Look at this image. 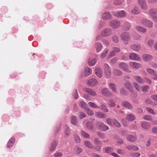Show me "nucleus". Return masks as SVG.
Returning a JSON list of instances; mask_svg holds the SVG:
<instances>
[{"label": "nucleus", "mask_w": 157, "mask_h": 157, "mask_svg": "<svg viewBox=\"0 0 157 157\" xmlns=\"http://www.w3.org/2000/svg\"><path fill=\"white\" fill-rule=\"evenodd\" d=\"M97 128L103 132H105L109 129V127L101 122H98L96 123Z\"/></svg>", "instance_id": "obj_2"}, {"label": "nucleus", "mask_w": 157, "mask_h": 157, "mask_svg": "<svg viewBox=\"0 0 157 157\" xmlns=\"http://www.w3.org/2000/svg\"><path fill=\"white\" fill-rule=\"evenodd\" d=\"M57 142L56 141H54L53 142L52 144V147L50 149L51 151H53L55 150L57 145Z\"/></svg>", "instance_id": "obj_47"}, {"label": "nucleus", "mask_w": 157, "mask_h": 157, "mask_svg": "<svg viewBox=\"0 0 157 157\" xmlns=\"http://www.w3.org/2000/svg\"><path fill=\"white\" fill-rule=\"evenodd\" d=\"M108 86L109 88L114 92L117 93V87L116 85L113 83H110L108 84Z\"/></svg>", "instance_id": "obj_19"}, {"label": "nucleus", "mask_w": 157, "mask_h": 157, "mask_svg": "<svg viewBox=\"0 0 157 157\" xmlns=\"http://www.w3.org/2000/svg\"><path fill=\"white\" fill-rule=\"evenodd\" d=\"M125 118L128 121H131L135 120V117L133 114H131L127 115L125 117Z\"/></svg>", "instance_id": "obj_29"}, {"label": "nucleus", "mask_w": 157, "mask_h": 157, "mask_svg": "<svg viewBox=\"0 0 157 157\" xmlns=\"http://www.w3.org/2000/svg\"><path fill=\"white\" fill-rule=\"evenodd\" d=\"M113 119H112L109 118H107L106 119V121L107 123L111 125H113Z\"/></svg>", "instance_id": "obj_50"}, {"label": "nucleus", "mask_w": 157, "mask_h": 157, "mask_svg": "<svg viewBox=\"0 0 157 157\" xmlns=\"http://www.w3.org/2000/svg\"><path fill=\"white\" fill-rule=\"evenodd\" d=\"M78 115L80 119H82L86 117V115L83 112H79L78 113Z\"/></svg>", "instance_id": "obj_51"}, {"label": "nucleus", "mask_w": 157, "mask_h": 157, "mask_svg": "<svg viewBox=\"0 0 157 157\" xmlns=\"http://www.w3.org/2000/svg\"><path fill=\"white\" fill-rule=\"evenodd\" d=\"M129 58L131 60L139 61L140 58L139 55L135 53H131L129 55Z\"/></svg>", "instance_id": "obj_13"}, {"label": "nucleus", "mask_w": 157, "mask_h": 157, "mask_svg": "<svg viewBox=\"0 0 157 157\" xmlns=\"http://www.w3.org/2000/svg\"><path fill=\"white\" fill-rule=\"evenodd\" d=\"M95 72L96 75L99 78H101L102 77V73L100 67H96L95 69Z\"/></svg>", "instance_id": "obj_17"}, {"label": "nucleus", "mask_w": 157, "mask_h": 157, "mask_svg": "<svg viewBox=\"0 0 157 157\" xmlns=\"http://www.w3.org/2000/svg\"><path fill=\"white\" fill-rule=\"evenodd\" d=\"M99 107L104 112L107 113L109 111V110L107 107L104 104H102L101 106Z\"/></svg>", "instance_id": "obj_43"}, {"label": "nucleus", "mask_w": 157, "mask_h": 157, "mask_svg": "<svg viewBox=\"0 0 157 157\" xmlns=\"http://www.w3.org/2000/svg\"><path fill=\"white\" fill-rule=\"evenodd\" d=\"M79 105L81 107L84 109L86 107V104L85 102L82 101L79 103Z\"/></svg>", "instance_id": "obj_61"}, {"label": "nucleus", "mask_w": 157, "mask_h": 157, "mask_svg": "<svg viewBox=\"0 0 157 157\" xmlns=\"http://www.w3.org/2000/svg\"><path fill=\"white\" fill-rule=\"evenodd\" d=\"M112 50L115 53L119 52L120 51V48L117 47H113L112 48Z\"/></svg>", "instance_id": "obj_62"}, {"label": "nucleus", "mask_w": 157, "mask_h": 157, "mask_svg": "<svg viewBox=\"0 0 157 157\" xmlns=\"http://www.w3.org/2000/svg\"><path fill=\"white\" fill-rule=\"evenodd\" d=\"M113 14L116 17L121 18L125 17L126 15V13L124 10H121L117 12H113Z\"/></svg>", "instance_id": "obj_5"}, {"label": "nucleus", "mask_w": 157, "mask_h": 157, "mask_svg": "<svg viewBox=\"0 0 157 157\" xmlns=\"http://www.w3.org/2000/svg\"><path fill=\"white\" fill-rule=\"evenodd\" d=\"M113 124L116 127H120V123L116 119H113Z\"/></svg>", "instance_id": "obj_49"}, {"label": "nucleus", "mask_w": 157, "mask_h": 157, "mask_svg": "<svg viewBox=\"0 0 157 157\" xmlns=\"http://www.w3.org/2000/svg\"><path fill=\"white\" fill-rule=\"evenodd\" d=\"M127 139L129 141L134 142L136 140V137L135 136H133L131 135H128L127 136Z\"/></svg>", "instance_id": "obj_33"}, {"label": "nucleus", "mask_w": 157, "mask_h": 157, "mask_svg": "<svg viewBox=\"0 0 157 157\" xmlns=\"http://www.w3.org/2000/svg\"><path fill=\"white\" fill-rule=\"evenodd\" d=\"M111 17V15L108 12L105 13L102 15V18L104 19L109 20Z\"/></svg>", "instance_id": "obj_31"}, {"label": "nucleus", "mask_w": 157, "mask_h": 157, "mask_svg": "<svg viewBox=\"0 0 157 157\" xmlns=\"http://www.w3.org/2000/svg\"><path fill=\"white\" fill-rule=\"evenodd\" d=\"M109 25L112 28L117 29L119 27L120 23L119 21L117 20H112L110 21Z\"/></svg>", "instance_id": "obj_4"}, {"label": "nucleus", "mask_w": 157, "mask_h": 157, "mask_svg": "<svg viewBox=\"0 0 157 157\" xmlns=\"http://www.w3.org/2000/svg\"><path fill=\"white\" fill-rule=\"evenodd\" d=\"M84 145L87 147L90 148H93L94 147L90 142L88 141H86L84 142Z\"/></svg>", "instance_id": "obj_41"}, {"label": "nucleus", "mask_w": 157, "mask_h": 157, "mask_svg": "<svg viewBox=\"0 0 157 157\" xmlns=\"http://www.w3.org/2000/svg\"><path fill=\"white\" fill-rule=\"evenodd\" d=\"M121 93L123 95H126L127 93L125 90L123 88H122L120 90Z\"/></svg>", "instance_id": "obj_64"}, {"label": "nucleus", "mask_w": 157, "mask_h": 157, "mask_svg": "<svg viewBox=\"0 0 157 157\" xmlns=\"http://www.w3.org/2000/svg\"><path fill=\"white\" fill-rule=\"evenodd\" d=\"M88 105H89L92 108H98V109L100 108V107L95 104L92 102H90L88 103Z\"/></svg>", "instance_id": "obj_52"}, {"label": "nucleus", "mask_w": 157, "mask_h": 157, "mask_svg": "<svg viewBox=\"0 0 157 157\" xmlns=\"http://www.w3.org/2000/svg\"><path fill=\"white\" fill-rule=\"evenodd\" d=\"M130 48L134 51H139L141 49L140 45L138 44H134L131 45Z\"/></svg>", "instance_id": "obj_18"}, {"label": "nucleus", "mask_w": 157, "mask_h": 157, "mask_svg": "<svg viewBox=\"0 0 157 157\" xmlns=\"http://www.w3.org/2000/svg\"><path fill=\"white\" fill-rule=\"evenodd\" d=\"M113 74L115 76H120L122 74V72L121 71L116 68H114L113 71Z\"/></svg>", "instance_id": "obj_24"}, {"label": "nucleus", "mask_w": 157, "mask_h": 157, "mask_svg": "<svg viewBox=\"0 0 157 157\" xmlns=\"http://www.w3.org/2000/svg\"><path fill=\"white\" fill-rule=\"evenodd\" d=\"M134 78L137 82L139 83H144V80L139 76H135L134 77Z\"/></svg>", "instance_id": "obj_25"}, {"label": "nucleus", "mask_w": 157, "mask_h": 157, "mask_svg": "<svg viewBox=\"0 0 157 157\" xmlns=\"http://www.w3.org/2000/svg\"><path fill=\"white\" fill-rule=\"evenodd\" d=\"M74 137L75 140L77 143H79L81 141V140L80 139L79 136L77 135H74Z\"/></svg>", "instance_id": "obj_54"}, {"label": "nucleus", "mask_w": 157, "mask_h": 157, "mask_svg": "<svg viewBox=\"0 0 157 157\" xmlns=\"http://www.w3.org/2000/svg\"><path fill=\"white\" fill-rule=\"evenodd\" d=\"M154 43V41L153 40L150 39L147 42V45L150 47H151Z\"/></svg>", "instance_id": "obj_59"}, {"label": "nucleus", "mask_w": 157, "mask_h": 157, "mask_svg": "<svg viewBox=\"0 0 157 157\" xmlns=\"http://www.w3.org/2000/svg\"><path fill=\"white\" fill-rule=\"evenodd\" d=\"M149 89V87L147 85H144L141 87V90L144 92H147Z\"/></svg>", "instance_id": "obj_46"}, {"label": "nucleus", "mask_w": 157, "mask_h": 157, "mask_svg": "<svg viewBox=\"0 0 157 157\" xmlns=\"http://www.w3.org/2000/svg\"><path fill=\"white\" fill-rule=\"evenodd\" d=\"M111 33V30L110 29H104L101 32V35L103 36H107L110 35Z\"/></svg>", "instance_id": "obj_12"}, {"label": "nucleus", "mask_w": 157, "mask_h": 157, "mask_svg": "<svg viewBox=\"0 0 157 157\" xmlns=\"http://www.w3.org/2000/svg\"><path fill=\"white\" fill-rule=\"evenodd\" d=\"M116 143L118 145H121L124 143V141L122 140L119 139L117 140Z\"/></svg>", "instance_id": "obj_63"}, {"label": "nucleus", "mask_w": 157, "mask_h": 157, "mask_svg": "<svg viewBox=\"0 0 157 157\" xmlns=\"http://www.w3.org/2000/svg\"><path fill=\"white\" fill-rule=\"evenodd\" d=\"M102 94L104 96L107 97H110L112 95L111 92L109 91L107 88H103L101 91Z\"/></svg>", "instance_id": "obj_16"}, {"label": "nucleus", "mask_w": 157, "mask_h": 157, "mask_svg": "<svg viewBox=\"0 0 157 157\" xmlns=\"http://www.w3.org/2000/svg\"><path fill=\"white\" fill-rule=\"evenodd\" d=\"M98 84V82L97 79L92 78L88 80L87 84L90 87H94Z\"/></svg>", "instance_id": "obj_6"}, {"label": "nucleus", "mask_w": 157, "mask_h": 157, "mask_svg": "<svg viewBox=\"0 0 157 157\" xmlns=\"http://www.w3.org/2000/svg\"><path fill=\"white\" fill-rule=\"evenodd\" d=\"M105 151L107 153H110L113 151V149L110 147H108L105 148Z\"/></svg>", "instance_id": "obj_58"}, {"label": "nucleus", "mask_w": 157, "mask_h": 157, "mask_svg": "<svg viewBox=\"0 0 157 157\" xmlns=\"http://www.w3.org/2000/svg\"><path fill=\"white\" fill-rule=\"evenodd\" d=\"M140 10L138 9L137 6H135L134 8L131 10L132 13L135 15L138 14L140 13Z\"/></svg>", "instance_id": "obj_27"}, {"label": "nucleus", "mask_w": 157, "mask_h": 157, "mask_svg": "<svg viewBox=\"0 0 157 157\" xmlns=\"http://www.w3.org/2000/svg\"><path fill=\"white\" fill-rule=\"evenodd\" d=\"M126 148L128 150H133L136 151L139 150V147L134 145H128L126 147Z\"/></svg>", "instance_id": "obj_26"}, {"label": "nucleus", "mask_w": 157, "mask_h": 157, "mask_svg": "<svg viewBox=\"0 0 157 157\" xmlns=\"http://www.w3.org/2000/svg\"><path fill=\"white\" fill-rule=\"evenodd\" d=\"M92 72V70L89 67H86L85 68L84 75L86 77H87L90 75Z\"/></svg>", "instance_id": "obj_23"}, {"label": "nucleus", "mask_w": 157, "mask_h": 157, "mask_svg": "<svg viewBox=\"0 0 157 157\" xmlns=\"http://www.w3.org/2000/svg\"><path fill=\"white\" fill-rule=\"evenodd\" d=\"M146 70L147 73L153 76V79H157V75L156 72L154 70L148 68L146 69Z\"/></svg>", "instance_id": "obj_10"}, {"label": "nucleus", "mask_w": 157, "mask_h": 157, "mask_svg": "<svg viewBox=\"0 0 157 157\" xmlns=\"http://www.w3.org/2000/svg\"><path fill=\"white\" fill-rule=\"evenodd\" d=\"M108 105L110 107H114L116 105V104L111 99H110L108 101Z\"/></svg>", "instance_id": "obj_45"}, {"label": "nucleus", "mask_w": 157, "mask_h": 157, "mask_svg": "<svg viewBox=\"0 0 157 157\" xmlns=\"http://www.w3.org/2000/svg\"><path fill=\"white\" fill-rule=\"evenodd\" d=\"M71 122L74 125H76L78 122L77 117L74 116H72L71 117Z\"/></svg>", "instance_id": "obj_34"}, {"label": "nucleus", "mask_w": 157, "mask_h": 157, "mask_svg": "<svg viewBox=\"0 0 157 157\" xmlns=\"http://www.w3.org/2000/svg\"><path fill=\"white\" fill-rule=\"evenodd\" d=\"M94 143L95 144L97 145H99L101 144L100 141L98 140V139L97 138H95L94 139Z\"/></svg>", "instance_id": "obj_60"}, {"label": "nucleus", "mask_w": 157, "mask_h": 157, "mask_svg": "<svg viewBox=\"0 0 157 157\" xmlns=\"http://www.w3.org/2000/svg\"><path fill=\"white\" fill-rule=\"evenodd\" d=\"M141 126L142 128L144 129H148L150 127V124L146 122H143L141 123Z\"/></svg>", "instance_id": "obj_35"}, {"label": "nucleus", "mask_w": 157, "mask_h": 157, "mask_svg": "<svg viewBox=\"0 0 157 157\" xmlns=\"http://www.w3.org/2000/svg\"><path fill=\"white\" fill-rule=\"evenodd\" d=\"M104 73L105 75L107 78L111 77V70L109 65L107 63L104 64Z\"/></svg>", "instance_id": "obj_3"}, {"label": "nucleus", "mask_w": 157, "mask_h": 157, "mask_svg": "<svg viewBox=\"0 0 157 157\" xmlns=\"http://www.w3.org/2000/svg\"><path fill=\"white\" fill-rule=\"evenodd\" d=\"M86 127L87 129L90 131H94L92 124L90 122H89L87 123Z\"/></svg>", "instance_id": "obj_44"}, {"label": "nucleus", "mask_w": 157, "mask_h": 157, "mask_svg": "<svg viewBox=\"0 0 157 157\" xmlns=\"http://www.w3.org/2000/svg\"><path fill=\"white\" fill-rule=\"evenodd\" d=\"M65 136H69L70 134V130L68 127H67L65 131Z\"/></svg>", "instance_id": "obj_55"}, {"label": "nucleus", "mask_w": 157, "mask_h": 157, "mask_svg": "<svg viewBox=\"0 0 157 157\" xmlns=\"http://www.w3.org/2000/svg\"><path fill=\"white\" fill-rule=\"evenodd\" d=\"M82 151V148L79 147L77 146L74 148V151L75 154H79Z\"/></svg>", "instance_id": "obj_37"}, {"label": "nucleus", "mask_w": 157, "mask_h": 157, "mask_svg": "<svg viewBox=\"0 0 157 157\" xmlns=\"http://www.w3.org/2000/svg\"><path fill=\"white\" fill-rule=\"evenodd\" d=\"M131 26L130 24L127 22H125L123 25V28L125 31H128L130 29Z\"/></svg>", "instance_id": "obj_28"}, {"label": "nucleus", "mask_w": 157, "mask_h": 157, "mask_svg": "<svg viewBox=\"0 0 157 157\" xmlns=\"http://www.w3.org/2000/svg\"><path fill=\"white\" fill-rule=\"evenodd\" d=\"M132 86L134 88L138 91H141L140 88L138 84L135 82L132 83Z\"/></svg>", "instance_id": "obj_40"}, {"label": "nucleus", "mask_w": 157, "mask_h": 157, "mask_svg": "<svg viewBox=\"0 0 157 157\" xmlns=\"http://www.w3.org/2000/svg\"><path fill=\"white\" fill-rule=\"evenodd\" d=\"M124 86L129 90H131L132 87L131 83L128 81L126 82L124 84Z\"/></svg>", "instance_id": "obj_36"}, {"label": "nucleus", "mask_w": 157, "mask_h": 157, "mask_svg": "<svg viewBox=\"0 0 157 157\" xmlns=\"http://www.w3.org/2000/svg\"><path fill=\"white\" fill-rule=\"evenodd\" d=\"M135 28L137 31L143 33H145L147 31V30L145 28L139 25L136 26Z\"/></svg>", "instance_id": "obj_22"}, {"label": "nucleus", "mask_w": 157, "mask_h": 157, "mask_svg": "<svg viewBox=\"0 0 157 157\" xmlns=\"http://www.w3.org/2000/svg\"><path fill=\"white\" fill-rule=\"evenodd\" d=\"M138 2L142 9L145 10L147 9V6L145 0H138Z\"/></svg>", "instance_id": "obj_11"}, {"label": "nucleus", "mask_w": 157, "mask_h": 157, "mask_svg": "<svg viewBox=\"0 0 157 157\" xmlns=\"http://www.w3.org/2000/svg\"><path fill=\"white\" fill-rule=\"evenodd\" d=\"M142 58L144 61H147L152 60L153 57L150 54H144L142 55Z\"/></svg>", "instance_id": "obj_15"}, {"label": "nucleus", "mask_w": 157, "mask_h": 157, "mask_svg": "<svg viewBox=\"0 0 157 157\" xmlns=\"http://www.w3.org/2000/svg\"><path fill=\"white\" fill-rule=\"evenodd\" d=\"M144 120L149 121H152V119L151 117L147 115H146L143 117Z\"/></svg>", "instance_id": "obj_53"}, {"label": "nucleus", "mask_w": 157, "mask_h": 157, "mask_svg": "<svg viewBox=\"0 0 157 157\" xmlns=\"http://www.w3.org/2000/svg\"><path fill=\"white\" fill-rule=\"evenodd\" d=\"M80 133L81 135L84 138H89L90 135L86 132L81 130L80 131Z\"/></svg>", "instance_id": "obj_39"}, {"label": "nucleus", "mask_w": 157, "mask_h": 157, "mask_svg": "<svg viewBox=\"0 0 157 157\" xmlns=\"http://www.w3.org/2000/svg\"><path fill=\"white\" fill-rule=\"evenodd\" d=\"M129 65L131 68L136 69L140 68L142 66L140 63L132 61L129 62Z\"/></svg>", "instance_id": "obj_9"}, {"label": "nucleus", "mask_w": 157, "mask_h": 157, "mask_svg": "<svg viewBox=\"0 0 157 157\" xmlns=\"http://www.w3.org/2000/svg\"><path fill=\"white\" fill-rule=\"evenodd\" d=\"M119 68L128 73H131V71L128 69V67L126 64L124 62H121L119 64Z\"/></svg>", "instance_id": "obj_7"}, {"label": "nucleus", "mask_w": 157, "mask_h": 157, "mask_svg": "<svg viewBox=\"0 0 157 157\" xmlns=\"http://www.w3.org/2000/svg\"><path fill=\"white\" fill-rule=\"evenodd\" d=\"M15 142V139L14 138H12L8 141L7 146V147H12Z\"/></svg>", "instance_id": "obj_32"}, {"label": "nucleus", "mask_w": 157, "mask_h": 157, "mask_svg": "<svg viewBox=\"0 0 157 157\" xmlns=\"http://www.w3.org/2000/svg\"><path fill=\"white\" fill-rule=\"evenodd\" d=\"M95 45L97 52H98L101 50L102 48V44L100 43L97 42L96 43Z\"/></svg>", "instance_id": "obj_42"}, {"label": "nucleus", "mask_w": 157, "mask_h": 157, "mask_svg": "<svg viewBox=\"0 0 157 157\" xmlns=\"http://www.w3.org/2000/svg\"><path fill=\"white\" fill-rule=\"evenodd\" d=\"M141 23L147 27L152 28L153 27V23L150 20L143 19L141 21Z\"/></svg>", "instance_id": "obj_8"}, {"label": "nucleus", "mask_w": 157, "mask_h": 157, "mask_svg": "<svg viewBox=\"0 0 157 157\" xmlns=\"http://www.w3.org/2000/svg\"><path fill=\"white\" fill-rule=\"evenodd\" d=\"M86 112L88 115L90 116H93L94 114V112L93 110L89 108L86 109Z\"/></svg>", "instance_id": "obj_48"}, {"label": "nucleus", "mask_w": 157, "mask_h": 157, "mask_svg": "<svg viewBox=\"0 0 157 157\" xmlns=\"http://www.w3.org/2000/svg\"><path fill=\"white\" fill-rule=\"evenodd\" d=\"M157 14V9L155 8H151L148 11V15L151 18Z\"/></svg>", "instance_id": "obj_14"}, {"label": "nucleus", "mask_w": 157, "mask_h": 157, "mask_svg": "<svg viewBox=\"0 0 157 157\" xmlns=\"http://www.w3.org/2000/svg\"><path fill=\"white\" fill-rule=\"evenodd\" d=\"M123 2V0H115L114 3L116 5H118L121 4Z\"/></svg>", "instance_id": "obj_57"}, {"label": "nucleus", "mask_w": 157, "mask_h": 157, "mask_svg": "<svg viewBox=\"0 0 157 157\" xmlns=\"http://www.w3.org/2000/svg\"><path fill=\"white\" fill-rule=\"evenodd\" d=\"M96 62V59H90L88 60V64L90 66H93L95 65Z\"/></svg>", "instance_id": "obj_38"}, {"label": "nucleus", "mask_w": 157, "mask_h": 157, "mask_svg": "<svg viewBox=\"0 0 157 157\" xmlns=\"http://www.w3.org/2000/svg\"><path fill=\"white\" fill-rule=\"evenodd\" d=\"M121 37L122 40L124 41L125 44H128V41L130 39V36L129 33L125 32L122 33L121 35Z\"/></svg>", "instance_id": "obj_1"}, {"label": "nucleus", "mask_w": 157, "mask_h": 157, "mask_svg": "<svg viewBox=\"0 0 157 157\" xmlns=\"http://www.w3.org/2000/svg\"><path fill=\"white\" fill-rule=\"evenodd\" d=\"M85 91L89 94L93 96H95L96 94L95 91L93 90L88 88L85 89Z\"/></svg>", "instance_id": "obj_20"}, {"label": "nucleus", "mask_w": 157, "mask_h": 157, "mask_svg": "<svg viewBox=\"0 0 157 157\" xmlns=\"http://www.w3.org/2000/svg\"><path fill=\"white\" fill-rule=\"evenodd\" d=\"M122 105L124 107L128 109H131L132 108V106L127 101H124L122 103Z\"/></svg>", "instance_id": "obj_30"}, {"label": "nucleus", "mask_w": 157, "mask_h": 157, "mask_svg": "<svg viewBox=\"0 0 157 157\" xmlns=\"http://www.w3.org/2000/svg\"><path fill=\"white\" fill-rule=\"evenodd\" d=\"M113 41L115 43H117L119 42L118 37L116 35H114L112 37Z\"/></svg>", "instance_id": "obj_56"}, {"label": "nucleus", "mask_w": 157, "mask_h": 157, "mask_svg": "<svg viewBox=\"0 0 157 157\" xmlns=\"http://www.w3.org/2000/svg\"><path fill=\"white\" fill-rule=\"evenodd\" d=\"M96 116L101 118H105L106 116V114L100 112H97L95 113Z\"/></svg>", "instance_id": "obj_21"}]
</instances>
